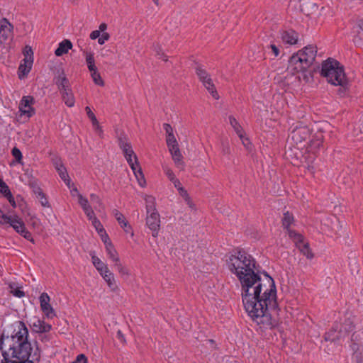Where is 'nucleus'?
Returning a JSON list of instances; mask_svg holds the SVG:
<instances>
[{"label": "nucleus", "instance_id": "ea45409f", "mask_svg": "<svg viewBox=\"0 0 363 363\" xmlns=\"http://www.w3.org/2000/svg\"><path fill=\"white\" fill-rule=\"evenodd\" d=\"M91 223L93 226L95 228L96 230L99 233H104V229L103 228V225H101V222L98 218H94V221Z\"/></svg>", "mask_w": 363, "mask_h": 363}, {"label": "nucleus", "instance_id": "72a5a7b5", "mask_svg": "<svg viewBox=\"0 0 363 363\" xmlns=\"http://www.w3.org/2000/svg\"><path fill=\"white\" fill-rule=\"evenodd\" d=\"M78 202L84 211L91 208V206L89 204L87 199L84 197L82 194L78 195Z\"/></svg>", "mask_w": 363, "mask_h": 363}, {"label": "nucleus", "instance_id": "5fc2aeb1", "mask_svg": "<svg viewBox=\"0 0 363 363\" xmlns=\"http://www.w3.org/2000/svg\"><path fill=\"white\" fill-rule=\"evenodd\" d=\"M86 55V62L87 65L94 64V55L92 53H88L87 52H84Z\"/></svg>", "mask_w": 363, "mask_h": 363}, {"label": "nucleus", "instance_id": "6e6d98bb", "mask_svg": "<svg viewBox=\"0 0 363 363\" xmlns=\"http://www.w3.org/2000/svg\"><path fill=\"white\" fill-rule=\"evenodd\" d=\"M90 199H91V201L93 203H96L99 206L101 205V201L100 198L97 195H96L94 194H91L90 195Z\"/></svg>", "mask_w": 363, "mask_h": 363}, {"label": "nucleus", "instance_id": "7ed1b4c3", "mask_svg": "<svg viewBox=\"0 0 363 363\" xmlns=\"http://www.w3.org/2000/svg\"><path fill=\"white\" fill-rule=\"evenodd\" d=\"M321 75L325 77L329 83L340 86L339 93H345L348 86V80L345 77L343 67L333 58H328L322 63Z\"/></svg>", "mask_w": 363, "mask_h": 363}, {"label": "nucleus", "instance_id": "bf43d9fd", "mask_svg": "<svg viewBox=\"0 0 363 363\" xmlns=\"http://www.w3.org/2000/svg\"><path fill=\"white\" fill-rule=\"evenodd\" d=\"M97 271L99 272V274L101 275V277L105 276L109 272V269L108 268L107 265H105L99 269H97Z\"/></svg>", "mask_w": 363, "mask_h": 363}, {"label": "nucleus", "instance_id": "aec40b11", "mask_svg": "<svg viewBox=\"0 0 363 363\" xmlns=\"http://www.w3.org/2000/svg\"><path fill=\"white\" fill-rule=\"evenodd\" d=\"M72 48V44L71 41L69 40H64L59 44L58 48L55 51V54L56 56H62L67 53Z\"/></svg>", "mask_w": 363, "mask_h": 363}, {"label": "nucleus", "instance_id": "49530a36", "mask_svg": "<svg viewBox=\"0 0 363 363\" xmlns=\"http://www.w3.org/2000/svg\"><path fill=\"white\" fill-rule=\"evenodd\" d=\"M128 143H130V142L128 141V139L125 135H121L118 138V145H119L121 149L123 147H124L126 145H128Z\"/></svg>", "mask_w": 363, "mask_h": 363}, {"label": "nucleus", "instance_id": "412c9836", "mask_svg": "<svg viewBox=\"0 0 363 363\" xmlns=\"http://www.w3.org/2000/svg\"><path fill=\"white\" fill-rule=\"evenodd\" d=\"M60 92L65 104L69 107L74 106L75 101L72 90L69 88Z\"/></svg>", "mask_w": 363, "mask_h": 363}, {"label": "nucleus", "instance_id": "a878e982", "mask_svg": "<svg viewBox=\"0 0 363 363\" xmlns=\"http://www.w3.org/2000/svg\"><path fill=\"white\" fill-rule=\"evenodd\" d=\"M105 281L107 283L108 286L112 289L115 290L116 288V285L115 283V279L113 274L109 271L105 276L102 277Z\"/></svg>", "mask_w": 363, "mask_h": 363}, {"label": "nucleus", "instance_id": "37998d69", "mask_svg": "<svg viewBox=\"0 0 363 363\" xmlns=\"http://www.w3.org/2000/svg\"><path fill=\"white\" fill-rule=\"evenodd\" d=\"M222 152L224 155H229L230 154V148L228 141L222 142Z\"/></svg>", "mask_w": 363, "mask_h": 363}, {"label": "nucleus", "instance_id": "9b49d317", "mask_svg": "<svg viewBox=\"0 0 363 363\" xmlns=\"http://www.w3.org/2000/svg\"><path fill=\"white\" fill-rule=\"evenodd\" d=\"M34 103V99L31 96H23L19 104V111L21 116H24L27 118H30L35 113V109L32 107Z\"/></svg>", "mask_w": 363, "mask_h": 363}, {"label": "nucleus", "instance_id": "f8f14e48", "mask_svg": "<svg viewBox=\"0 0 363 363\" xmlns=\"http://www.w3.org/2000/svg\"><path fill=\"white\" fill-rule=\"evenodd\" d=\"M310 130L306 126L297 127L294 128L289 135L290 138L296 145L301 144L309 138Z\"/></svg>", "mask_w": 363, "mask_h": 363}, {"label": "nucleus", "instance_id": "39448f33", "mask_svg": "<svg viewBox=\"0 0 363 363\" xmlns=\"http://www.w3.org/2000/svg\"><path fill=\"white\" fill-rule=\"evenodd\" d=\"M354 317H347L345 318L343 323H335L332 328L325 333V340L335 342L345 339L354 328Z\"/></svg>", "mask_w": 363, "mask_h": 363}, {"label": "nucleus", "instance_id": "0e129e2a", "mask_svg": "<svg viewBox=\"0 0 363 363\" xmlns=\"http://www.w3.org/2000/svg\"><path fill=\"white\" fill-rule=\"evenodd\" d=\"M100 30H94L90 34V38L92 40H95L96 38L99 39V37L100 36Z\"/></svg>", "mask_w": 363, "mask_h": 363}, {"label": "nucleus", "instance_id": "774afa93", "mask_svg": "<svg viewBox=\"0 0 363 363\" xmlns=\"http://www.w3.org/2000/svg\"><path fill=\"white\" fill-rule=\"evenodd\" d=\"M172 183L174 184V186L175 188H177L178 190L179 189H181L182 186V184L181 182H179V179H177V178H175L173 181H172Z\"/></svg>", "mask_w": 363, "mask_h": 363}, {"label": "nucleus", "instance_id": "bb28decb", "mask_svg": "<svg viewBox=\"0 0 363 363\" xmlns=\"http://www.w3.org/2000/svg\"><path fill=\"white\" fill-rule=\"evenodd\" d=\"M139 184L141 186H143L145 184V179L143 175V173L142 172V169L138 164L137 167H135V170H133Z\"/></svg>", "mask_w": 363, "mask_h": 363}, {"label": "nucleus", "instance_id": "a18cd8bd", "mask_svg": "<svg viewBox=\"0 0 363 363\" xmlns=\"http://www.w3.org/2000/svg\"><path fill=\"white\" fill-rule=\"evenodd\" d=\"M121 150H122L124 155H130V154L133 155V153H135L133 150L130 143H128V145H126L125 146L121 148Z\"/></svg>", "mask_w": 363, "mask_h": 363}, {"label": "nucleus", "instance_id": "3c124183", "mask_svg": "<svg viewBox=\"0 0 363 363\" xmlns=\"http://www.w3.org/2000/svg\"><path fill=\"white\" fill-rule=\"evenodd\" d=\"M37 199H39L41 205L44 207H50L49 202L43 193L42 196H39L37 197Z\"/></svg>", "mask_w": 363, "mask_h": 363}, {"label": "nucleus", "instance_id": "a19ab883", "mask_svg": "<svg viewBox=\"0 0 363 363\" xmlns=\"http://www.w3.org/2000/svg\"><path fill=\"white\" fill-rule=\"evenodd\" d=\"M11 154L16 159V162L20 163L22 160V153L21 150L15 147L12 149Z\"/></svg>", "mask_w": 363, "mask_h": 363}, {"label": "nucleus", "instance_id": "423d86ee", "mask_svg": "<svg viewBox=\"0 0 363 363\" xmlns=\"http://www.w3.org/2000/svg\"><path fill=\"white\" fill-rule=\"evenodd\" d=\"M289 236L293 239L296 246L304 256L308 259H312L313 257V253L310 249L308 243L303 242V237L301 234L293 230H289Z\"/></svg>", "mask_w": 363, "mask_h": 363}, {"label": "nucleus", "instance_id": "dca6fc26", "mask_svg": "<svg viewBox=\"0 0 363 363\" xmlns=\"http://www.w3.org/2000/svg\"><path fill=\"white\" fill-rule=\"evenodd\" d=\"M13 29V25L6 18L0 21L1 35L4 40H6L12 34Z\"/></svg>", "mask_w": 363, "mask_h": 363}, {"label": "nucleus", "instance_id": "e2e57ef3", "mask_svg": "<svg viewBox=\"0 0 363 363\" xmlns=\"http://www.w3.org/2000/svg\"><path fill=\"white\" fill-rule=\"evenodd\" d=\"M99 235L101 237V240L104 242V244L106 245L108 242H111L108 238V235L106 234V231L104 230V233H99Z\"/></svg>", "mask_w": 363, "mask_h": 363}, {"label": "nucleus", "instance_id": "4be33fe9", "mask_svg": "<svg viewBox=\"0 0 363 363\" xmlns=\"http://www.w3.org/2000/svg\"><path fill=\"white\" fill-rule=\"evenodd\" d=\"M106 252L110 259L115 264L120 261L117 251L115 250L111 242H108L106 246Z\"/></svg>", "mask_w": 363, "mask_h": 363}, {"label": "nucleus", "instance_id": "864d4df0", "mask_svg": "<svg viewBox=\"0 0 363 363\" xmlns=\"http://www.w3.org/2000/svg\"><path fill=\"white\" fill-rule=\"evenodd\" d=\"M84 213H85V214L86 215V216H87L88 219H89V220H91V222H93V221H94V218H97L95 216V214H94V211H93L92 208H90V209H88V210H86V211H84Z\"/></svg>", "mask_w": 363, "mask_h": 363}, {"label": "nucleus", "instance_id": "7c9ffc66", "mask_svg": "<svg viewBox=\"0 0 363 363\" xmlns=\"http://www.w3.org/2000/svg\"><path fill=\"white\" fill-rule=\"evenodd\" d=\"M146 211L147 213L152 211H157L155 206V198L151 196H147L145 198Z\"/></svg>", "mask_w": 363, "mask_h": 363}, {"label": "nucleus", "instance_id": "b1692460", "mask_svg": "<svg viewBox=\"0 0 363 363\" xmlns=\"http://www.w3.org/2000/svg\"><path fill=\"white\" fill-rule=\"evenodd\" d=\"M229 123L231 125V126L233 128L238 135L240 139H242V133L243 130L240 125V123L238 122V121L232 116H229Z\"/></svg>", "mask_w": 363, "mask_h": 363}, {"label": "nucleus", "instance_id": "4d7b16f0", "mask_svg": "<svg viewBox=\"0 0 363 363\" xmlns=\"http://www.w3.org/2000/svg\"><path fill=\"white\" fill-rule=\"evenodd\" d=\"M164 129L166 132L167 135H174L172 127L168 123H164L163 125Z\"/></svg>", "mask_w": 363, "mask_h": 363}, {"label": "nucleus", "instance_id": "2f4dec72", "mask_svg": "<svg viewBox=\"0 0 363 363\" xmlns=\"http://www.w3.org/2000/svg\"><path fill=\"white\" fill-rule=\"evenodd\" d=\"M114 266L116 267L118 273L122 276V277H128L130 276V271L129 269L123 266L122 264V263L121 262V260L118 262H116Z\"/></svg>", "mask_w": 363, "mask_h": 363}, {"label": "nucleus", "instance_id": "c9c22d12", "mask_svg": "<svg viewBox=\"0 0 363 363\" xmlns=\"http://www.w3.org/2000/svg\"><path fill=\"white\" fill-rule=\"evenodd\" d=\"M91 77L96 84L101 86L104 85V82L98 72H93V73L91 74Z\"/></svg>", "mask_w": 363, "mask_h": 363}, {"label": "nucleus", "instance_id": "6e6552de", "mask_svg": "<svg viewBox=\"0 0 363 363\" xmlns=\"http://www.w3.org/2000/svg\"><path fill=\"white\" fill-rule=\"evenodd\" d=\"M0 223L1 224H9L17 233H21L25 228V224L18 216H8L0 210Z\"/></svg>", "mask_w": 363, "mask_h": 363}, {"label": "nucleus", "instance_id": "f3484780", "mask_svg": "<svg viewBox=\"0 0 363 363\" xmlns=\"http://www.w3.org/2000/svg\"><path fill=\"white\" fill-rule=\"evenodd\" d=\"M113 215L121 226L124 229V231L126 233H131V235H133V233L131 232V227L128 224V222L125 220L123 213L119 212L117 209H114L113 211Z\"/></svg>", "mask_w": 363, "mask_h": 363}, {"label": "nucleus", "instance_id": "1a4fd4ad", "mask_svg": "<svg viewBox=\"0 0 363 363\" xmlns=\"http://www.w3.org/2000/svg\"><path fill=\"white\" fill-rule=\"evenodd\" d=\"M39 301L40 309L47 318L52 319L56 316L55 310L50 304V298L47 293L43 292L40 294Z\"/></svg>", "mask_w": 363, "mask_h": 363}, {"label": "nucleus", "instance_id": "9d476101", "mask_svg": "<svg viewBox=\"0 0 363 363\" xmlns=\"http://www.w3.org/2000/svg\"><path fill=\"white\" fill-rule=\"evenodd\" d=\"M146 225L152 231V236L155 238L157 237L160 226V214L157 211H152L147 213Z\"/></svg>", "mask_w": 363, "mask_h": 363}, {"label": "nucleus", "instance_id": "603ef678", "mask_svg": "<svg viewBox=\"0 0 363 363\" xmlns=\"http://www.w3.org/2000/svg\"><path fill=\"white\" fill-rule=\"evenodd\" d=\"M22 236H23L26 239L28 240L31 241L32 242H34V240L33 239L31 233L27 230L26 228L21 231V233H20Z\"/></svg>", "mask_w": 363, "mask_h": 363}, {"label": "nucleus", "instance_id": "c03bdc74", "mask_svg": "<svg viewBox=\"0 0 363 363\" xmlns=\"http://www.w3.org/2000/svg\"><path fill=\"white\" fill-rule=\"evenodd\" d=\"M166 142H167V147H169L172 145L175 146V145L178 144L174 135H167Z\"/></svg>", "mask_w": 363, "mask_h": 363}, {"label": "nucleus", "instance_id": "e433bc0d", "mask_svg": "<svg viewBox=\"0 0 363 363\" xmlns=\"http://www.w3.org/2000/svg\"><path fill=\"white\" fill-rule=\"evenodd\" d=\"M0 193L5 197L11 193L8 185L1 179H0Z\"/></svg>", "mask_w": 363, "mask_h": 363}, {"label": "nucleus", "instance_id": "c756f323", "mask_svg": "<svg viewBox=\"0 0 363 363\" xmlns=\"http://www.w3.org/2000/svg\"><path fill=\"white\" fill-rule=\"evenodd\" d=\"M32 68V65H27V64H25V62L23 63H21L19 66V68H18V71H19V74H18V77L20 79H22L23 77H24L26 75H27L30 69Z\"/></svg>", "mask_w": 363, "mask_h": 363}, {"label": "nucleus", "instance_id": "f03ea898", "mask_svg": "<svg viewBox=\"0 0 363 363\" xmlns=\"http://www.w3.org/2000/svg\"><path fill=\"white\" fill-rule=\"evenodd\" d=\"M228 269L238 278L241 288L264 281L259 276L253 257L244 250H239L227 260Z\"/></svg>", "mask_w": 363, "mask_h": 363}, {"label": "nucleus", "instance_id": "4468645a", "mask_svg": "<svg viewBox=\"0 0 363 363\" xmlns=\"http://www.w3.org/2000/svg\"><path fill=\"white\" fill-rule=\"evenodd\" d=\"M53 80L60 91L69 88V80L65 75L64 71L62 69H57Z\"/></svg>", "mask_w": 363, "mask_h": 363}, {"label": "nucleus", "instance_id": "473e14b6", "mask_svg": "<svg viewBox=\"0 0 363 363\" xmlns=\"http://www.w3.org/2000/svg\"><path fill=\"white\" fill-rule=\"evenodd\" d=\"M294 221V217L292 215L289 213V211L284 213V217L282 219V224L284 228H286L289 231L290 229L289 228L290 225Z\"/></svg>", "mask_w": 363, "mask_h": 363}, {"label": "nucleus", "instance_id": "cd10ccee", "mask_svg": "<svg viewBox=\"0 0 363 363\" xmlns=\"http://www.w3.org/2000/svg\"><path fill=\"white\" fill-rule=\"evenodd\" d=\"M139 184L141 186H143L145 184V179L143 175V173L142 172V169L138 164L137 167H135V170H133Z\"/></svg>", "mask_w": 363, "mask_h": 363}, {"label": "nucleus", "instance_id": "4c0bfd02", "mask_svg": "<svg viewBox=\"0 0 363 363\" xmlns=\"http://www.w3.org/2000/svg\"><path fill=\"white\" fill-rule=\"evenodd\" d=\"M91 259L92 263L94 266L96 267V269L106 265L105 263H104L98 257H96L94 255H91Z\"/></svg>", "mask_w": 363, "mask_h": 363}, {"label": "nucleus", "instance_id": "a211bd4d", "mask_svg": "<svg viewBox=\"0 0 363 363\" xmlns=\"http://www.w3.org/2000/svg\"><path fill=\"white\" fill-rule=\"evenodd\" d=\"M298 34L294 30L283 31L281 33V39L284 43L294 45L298 42Z\"/></svg>", "mask_w": 363, "mask_h": 363}, {"label": "nucleus", "instance_id": "de8ad7c7", "mask_svg": "<svg viewBox=\"0 0 363 363\" xmlns=\"http://www.w3.org/2000/svg\"><path fill=\"white\" fill-rule=\"evenodd\" d=\"M110 38V35L108 33H103L102 35L99 37L98 43L100 45H103Z\"/></svg>", "mask_w": 363, "mask_h": 363}, {"label": "nucleus", "instance_id": "09e8293b", "mask_svg": "<svg viewBox=\"0 0 363 363\" xmlns=\"http://www.w3.org/2000/svg\"><path fill=\"white\" fill-rule=\"evenodd\" d=\"M71 363H87V358L84 354H80L77 355L76 359Z\"/></svg>", "mask_w": 363, "mask_h": 363}, {"label": "nucleus", "instance_id": "f704fd0d", "mask_svg": "<svg viewBox=\"0 0 363 363\" xmlns=\"http://www.w3.org/2000/svg\"><path fill=\"white\" fill-rule=\"evenodd\" d=\"M178 191H179L180 195L184 199L186 204L190 208H193L194 203L191 201V199H190L189 194H187L186 191L183 187L179 189Z\"/></svg>", "mask_w": 363, "mask_h": 363}, {"label": "nucleus", "instance_id": "8fccbe9b", "mask_svg": "<svg viewBox=\"0 0 363 363\" xmlns=\"http://www.w3.org/2000/svg\"><path fill=\"white\" fill-rule=\"evenodd\" d=\"M164 171L167 175V177L169 178V179L172 182L173 181L176 177L174 176V172L171 169H169L167 167H164Z\"/></svg>", "mask_w": 363, "mask_h": 363}, {"label": "nucleus", "instance_id": "6ab92c4d", "mask_svg": "<svg viewBox=\"0 0 363 363\" xmlns=\"http://www.w3.org/2000/svg\"><path fill=\"white\" fill-rule=\"evenodd\" d=\"M203 86L206 88V89L209 91V93L212 95V96L215 99H218L219 98L218 94L215 89L214 84L212 82V79L210 77L209 74L204 80H200Z\"/></svg>", "mask_w": 363, "mask_h": 363}, {"label": "nucleus", "instance_id": "338daca9", "mask_svg": "<svg viewBox=\"0 0 363 363\" xmlns=\"http://www.w3.org/2000/svg\"><path fill=\"white\" fill-rule=\"evenodd\" d=\"M6 198L8 199L9 202L11 203V205L13 207L16 206V202H15L14 198L13 197L11 193L10 194V195H8L7 196H6Z\"/></svg>", "mask_w": 363, "mask_h": 363}, {"label": "nucleus", "instance_id": "f257e3e1", "mask_svg": "<svg viewBox=\"0 0 363 363\" xmlns=\"http://www.w3.org/2000/svg\"><path fill=\"white\" fill-rule=\"evenodd\" d=\"M245 309L252 320L264 328H273L277 322L269 313L277 307L274 279L266 274L264 281L241 288Z\"/></svg>", "mask_w": 363, "mask_h": 363}, {"label": "nucleus", "instance_id": "052dcab7", "mask_svg": "<svg viewBox=\"0 0 363 363\" xmlns=\"http://www.w3.org/2000/svg\"><path fill=\"white\" fill-rule=\"evenodd\" d=\"M39 340H40L42 342H48L50 340V335L47 333H40L39 334Z\"/></svg>", "mask_w": 363, "mask_h": 363}, {"label": "nucleus", "instance_id": "79ce46f5", "mask_svg": "<svg viewBox=\"0 0 363 363\" xmlns=\"http://www.w3.org/2000/svg\"><path fill=\"white\" fill-rule=\"evenodd\" d=\"M196 72L200 80H204L208 75L207 72L200 67H196Z\"/></svg>", "mask_w": 363, "mask_h": 363}, {"label": "nucleus", "instance_id": "0eeeda50", "mask_svg": "<svg viewBox=\"0 0 363 363\" xmlns=\"http://www.w3.org/2000/svg\"><path fill=\"white\" fill-rule=\"evenodd\" d=\"M361 339V335L357 333H353L351 337L352 343L350 345V347L353 352L352 358L356 363L363 362V346L359 342Z\"/></svg>", "mask_w": 363, "mask_h": 363}, {"label": "nucleus", "instance_id": "2eb2a0df", "mask_svg": "<svg viewBox=\"0 0 363 363\" xmlns=\"http://www.w3.org/2000/svg\"><path fill=\"white\" fill-rule=\"evenodd\" d=\"M168 148L176 166L178 168L183 169L184 167V163L183 162V157L180 152L179 145L177 144L175 145V146L172 145L168 147Z\"/></svg>", "mask_w": 363, "mask_h": 363}, {"label": "nucleus", "instance_id": "20e7f679", "mask_svg": "<svg viewBox=\"0 0 363 363\" xmlns=\"http://www.w3.org/2000/svg\"><path fill=\"white\" fill-rule=\"evenodd\" d=\"M316 54L317 48L315 45L304 47L290 57L288 69L294 73L306 71L313 65Z\"/></svg>", "mask_w": 363, "mask_h": 363}, {"label": "nucleus", "instance_id": "58836bf2", "mask_svg": "<svg viewBox=\"0 0 363 363\" xmlns=\"http://www.w3.org/2000/svg\"><path fill=\"white\" fill-rule=\"evenodd\" d=\"M10 288L11 292L13 294V296L18 298H22L25 296V293L20 288H14L13 285H10Z\"/></svg>", "mask_w": 363, "mask_h": 363}, {"label": "nucleus", "instance_id": "ddd939ff", "mask_svg": "<svg viewBox=\"0 0 363 363\" xmlns=\"http://www.w3.org/2000/svg\"><path fill=\"white\" fill-rule=\"evenodd\" d=\"M30 328L33 332L40 334L48 333L52 326L50 324L46 323L44 320L35 318L30 324Z\"/></svg>", "mask_w": 363, "mask_h": 363}, {"label": "nucleus", "instance_id": "c85d7f7f", "mask_svg": "<svg viewBox=\"0 0 363 363\" xmlns=\"http://www.w3.org/2000/svg\"><path fill=\"white\" fill-rule=\"evenodd\" d=\"M128 163L130 166L132 170H135V167L138 166L139 163L138 162V157L135 153L133 155H124Z\"/></svg>", "mask_w": 363, "mask_h": 363}, {"label": "nucleus", "instance_id": "5701e85b", "mask_svg": "<svg viewBox=\"0 0 363 363\" xmlns=\"http://www.w3.org/2000/svg\"><path fill=\"white\" fill-rule=\"evenodd\" d=\"M86 113L89 117V118L91 120L93 126L95 128V130L99 132V134L102 132L101 128L99 125V122L96 119V117L94 114V113L91 111V108L89 106L85 107Z\"/></svg>", "mask_w": 363, "mask_h": 363}, {"label": "nucleus", "instance_id": "13d9d810", "mask_svg": "<svg viewBox=\"0 0 363 363\" xmlns=\"http://www.w3.org/2000/svg\"><path fill=\"white\" fill-rule=\"evenodd\" d=\"M23 55L24 56H33V50L31 48V47L28 46V45H26L25 47V49L23 50Z\"/></svg>", "mask_w": 363, "mask_h": 363}, {"label": "nucleus", "instance_id": "680f3d73", "mask_svg": "<svg viewBox=\"0 0 363 363\" xmlns=\"http://www.w3.org/2000/svg\"><path fill=\"white\" fill-rule=\"evenodd\" d=\"M23 62L25 64H27L28 65H33V56H24Z\"/></svg>", "mask_w": 363, "mask_h": 363}, {"label": "nucleus", "instance_id": "69168bd1", "mask_svg": "<svg viewBox=\"0 0 363 363\" xmlns=\"http://www.w3.org/2000/svg\"><path fill=\"white\" fill-rule=\"evenodd\" d=\"M33 191L34 194H35L36 197H38L39 196H42L43 194L42 189L39 186H34Z\"/></svg>", "mask_w": 363, "mask_h": 363}, {"label": "nucleus", "instance_id": "393cba45", "mask_svg": "<svg viewBox=\"0 0 363 363\" xmlns=\"http://www.w3.org/2000/svg\"><path fill=\"white\" fill-rule=\"evenodd\" d=\"M57 172L60 177V178L65 182V183L69 186L70 179L67 172L65 167L62 164H60V167H57Z\"/></svg>", "mask_w": 363, "mask_h": 363}]
</instances>
